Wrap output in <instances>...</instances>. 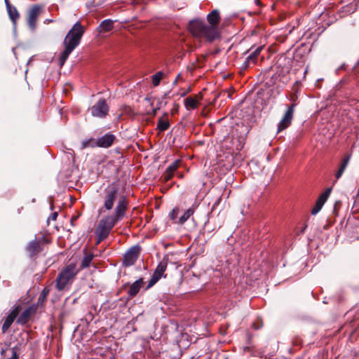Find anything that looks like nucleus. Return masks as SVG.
<instances>
[{
	"label": "nucleus",
	"mask_w": 359,
	"mask_h": 359,
	"mask_svg": "<svg viewBox=\"0 0 359 359\" xmlns=\"http://www.w3.org/2000/svg\"><path fill=\"white\" fill-rule=\"evenodd\" d=\"M116 203L114 212L116 211L118 207H121L123 209V216L125 217L129 207V201L126 196L121 193L117 184L114 182L104 190L102 209L104 211H110Z\"/></svg>",
	"instance_id": "f257e3e1"
},
{
	"label": "nucleus",
	"mask_w": 359,
	"mask_h": 359,
	"mask_svg": "<svg viewBox=\"0 0 359 359\" xmlns=\"http://www.w3.org/2000/svg\"><path fill=\"white\" fill-rule=\"evenodd\" d=\"M85 32V27L80 22H76L67 34L64 41V50L60 53L59 65L62 67L69 55L79 46Z\"/></svg>",
	"instance_id": "f03ea898"
},
{
	"label": "nucleus",
	"mask_w": 359,
	"mask_h": 359,
	"mask_svg": "<svg viewBox=\"0 0 359 359\" xmlns=\"http://www.w3.org/2000/svg\"><path fill=\"white\" fill-rule=\"evenodd\" d=\"M188 28L194 37L207 43H212L220 38L219 29L208 25L203 20H191Z\"/></svg>",
	"instance_id": "7ed1b4c3"
},
{
	"label": "nucleus",
	"mask_w": 359,
	"mask_h": 359,
	"mask_svg": "<svg viewBox=\"0 0 359 359\" xmlns=\"http://www.w3.org/2000/svg\"><path fill=\"white\" fill-rule=\"evenodd\" d=\"M121 207H118L116 212L112 215L104 217L98 224L95 230L97 243H100L106 239L113 227L121 220L123 219V211Z\"/></svg>",
	"instance_id": "20e7f679"
},
{
	"label": "nucleus",
	"mask_w": 359,
	"mask_h": 359,
	"mask_svg": "<svg viewBox=\"0 0 359 359\" xmlns=\"http://www.w3.org/2000/svg\"><path fill=\"white\" fill-rule=\"evenodd\" d=\"M75 264L67 265L58 275L56 279V287L58 290L65 288L69 282L76 275Z\"/></svg>",
	"instance_id": "39448f33"
},
{
	"label": "nucleus",
	"mask_w": 359,
	"mask_h": 359,
	"mask_svg": "<svg viewBox=\"0 0 359 359\" xmlns=\"http://www.w3.org/2000/svg\"><path fill=\"white\" fill-rule=\"evenodd\" d=\"M168 264V258L164 257L156 266L154 273L152 274L146 287V290H148L152 286H154L162 277L166 278V275L164 274V273L166 271Z\"/></svg>",
	"instance_id": "423d86ee"
},
{
	"label": "nucleus",
	"mask_w": 359,
	"mask_h": 359,
	"mask_svg": "<svg viewBox=\"0 0 359 359\" xmlns=\"http://www.w3.org/2000/svg\"><path fill=\"white\" fill-rule=\"evenodd\" d=\"M49 242V240L44 236L30 241L25 248L29 257H36L43 250L44 244Z\"/></svg>",
	"instance_id": "0eeeda50"
},
{
	"label": "nucleus",
	"mask_w": 359,
	"mask_h": 359,
	"mask_svg": "<svg viewBox=\"0 0 359 359\" xmlns=\"http://www.w3.org/2000/svg\"><path fill=\"white\" fill-rule=\"evenodd\" d=\"M43 7L39 4L33 5L27 11V24L32 29H35L38 18L41 13Z\"/></svg>",
	"instance_id": "6e6552de"
},
{
	"label": "nucleus",
	"mask_w": 359,
	"mask_h": 359,
	"mask_svg": "<svg viewBox=\"0 0 359 359\" xmlns=\"http://www.w3.org/2000/svg\"><path fill=\"white\" fill-rule=\"evenodd\" d=\"M141 248L139 245L131 247L123 255L122 265L125 267L130 266L135 264L139 257Z\"/></svg>",
	"instance_id": "1a4fd4ad"
},
{
	"label": "nucleus",
	"mask_w": 359,
	"mask_h": 359,
	"mask_svg": "<svg viewBox=\"0 0 359 359\" xmlns=\"http://www.w3.org/2000/svg\"><path fill=\"white\" fill-rule=\"evenodd\" d=\"M109 107L104 99H100L90 108L91 115L95 117L104 118L108 115Z\"/></svg>",
	"instance_id": "9d476101"
},
{
	"label": "nucleus",
	"mask_w": 359,
	"mask_h": 359,
	"mask_svg": "<svg viewBox=\"0 0 359 359\" xmlns=\"http://www.w3.org/2000/svg\"><path fill=\"white\" fill-rule=\"evenodd\" d=\"M22 311V306L20 304L15 305L11 312L5 318L1 327V332L5 334L8 332L15 320L18 318L20 313Z\"/></svg>",
	"instance_id": "9b49d317"
},
{
	"label": "nucleus",
	"mask_w": 359,
	"mask_h": 359,
	"mask_svg": "<svg viewBox=\"0 0 359 359\" xmlns=\"http://www.w3.org/2000/svg\"><path fill=\"white\" fill-rule=\"evenodd\" d=\"M295 106H296V104L294 103H292L287 107V109L286 110L283 117L282 118L280 123H278V130H277L278 133H280V132L284 130L285 129L288 128L290 126V125L291 124L292 118H293Z\"/></svg>",
	"instance_id": "f8f14e48"
},
{
	"label": "nucleus",
	"mask_w": 359,
	"mask_h": 359,
	"mask_svg": "<svg viewBox=\"0 0 359 359\" xmlns=\"http://www.w3.org/2000/svg\"><path fill=\"white\" fill-rule=\"evenodd\" d=\"M181 165L182 161L180 159H177L172 163L170 165H168L161 176L162 181L164 182H168L170 181L173 177L174 175Z\"/></svg>",
	"instance_id": "ddd939ff"
},
{
	"label": "nucleus",
	"mask_w": 359,
	"mask_h": 359,
	"mask_svg": "<svg viewBox=\"0 0 359 359\" xmlns=\"http://www.w3.org/2000/svg\"><path fill=\"white\" fill-rule=\"evenodd\" d=\"M36 307L34 305L29 306L24 310L16 320V323L20 325H26L35 314Z\"/></svg>",
	"instance_id": "4468645a"
},
{
	"label": "nucleus",
	"mask_w": 359,
	"mask_h": 359,
	"mask_svg": "<svg viewBox=\"0 0 359 359\" xmlns=\"http://www.w3.org/2000/svg\"><path fill=\"white\" fill-rule=\"evenodd\" d=\"M144 284V279L142 278L137 280L133 283L130 285L129 283H127L123 285V288H126V287L129 286V290L128 291V294L129 297V299H132L135 297L138 292H140V289L143 287Z\"/></svg>",
	"instance_id": "2eb2a0df"
},
{
	"label": "nucleus",
	"mask_w": 359,
	"mask_h": 359,
	"mask_svg": "<svg viewBox=\"0 0 359 359\" xmlns=\"http://www.w3.org/2000/svg\"><path fill=\"white\" fill-rule=\"evenodd\" d=\"M6 11L11 20L12 25L14 28H16L18 20H19L20 15L17 8L12 5L9 0H6Z\"/></svg>",
	"instance_id": "dca6fc26"
},
{
	"label": "nucleus",
	"mask_w": 359,
	"mask_h": 359,
	"mask_svg": "<svg viewBox=\"0 0 359 359\" xmlns=\"http://www.w3.org/2000/svg\"><path fill=\"white\" fill-rule=\"evenodd\" d=\"M22 353L21 344L15 346L13 348H6L2 351L1 359H19V355Z\"/></svg>",
	"instance_id": "f3484780"
},
{
	"label": "nucleus",
	"mask_w": 359,
	"mask_h": 359,
	"mask_svg": "<svg viewBox=\"0 0 359 359\" xmlns=\"http://www.w3.org/2000/svg\"><path fill=\"white\" fill-rule=\"evenodd\" d=\"M115 140V135L109 133L99 138L96 141L95 145L99 147L108 148L113 144Z\"/></svg>",
	"instance_id": "a211bd4d"
},
{
	"label": "nucleus",
	"mask_w": 359,
	"mask_h": 359,
	"mask_svg": "<svg viewBox=\"0 0 359 359\" xmlns=\"http://www.w3.org/2000/svg\"><path fill=\"white\" fill-rule=\"evenodd\" d=\"M202 93H199L194 96H189L184 100V105L187 109H196L198 104L199 101L203 99Z\"/></svg>",
	"instance_id": "6ab92c4d"
},
{
	"label": "nucleus",
	"mask_w": 359,
	"mask_h": 359,
	"mask_svg": "<svg viewBox=\"0 0 359 359\" xmlns=\"http://www.w3.org/2000/svg\"><path fill=\"white\" fill-rule=\"evenodd\" d=\"M207 20L209 25L213 26L215 28H218V25L220 21L219 11L217 9L213 10L207 15Z\"/></svg>",
	"instance_id": "aec40b11"
},
{
	"label": "nucleus",
	"mask_w": 359,
	"mask_h": 359,
	"mask_svg": "<svg viewBox=\"0 0 359 359\" xmlns=\"http://www.w3.org/2000/svg\"><path fill=\"white\" fill-rule=\"evenodd\" d=\"M114 28V21L111 19H107L101 22L97 31L100 33H105L112 30Z\"/></svg>",
	"instance_id": "412c9836"
},
{
	"label": "nucleus",
	"mask_w": 359,
	"mask_h": 359,
	"mask_svg": "<svg viewBox=\"0 0 359 359\" xmlns=\"http://www.w3.org/2000/svg\"><path fill=\"white\" fill-rule=\"evenodd\" d=\"M351 157V154H346L344 156V157L342 159L341 163L340 164V167L335 174V177L337 180L339 179L341 177V175H343L344 170H346V168L349 163Z\"/></svg>",
	"instance_id": "4be33fe9"
},
{
	"label": "nucleus",
	"mask_w": 359,
	"mask_h": 359,
	"mask_svg": "<svg viewBox=\"0 0 359 359\" xmlns=\"http://www.w3.org/2000/svg\"><path fill=\"white\" fill-rule=\"evenodd\" d=\"M351 157V154H346L344 156V157L342 159L341 163L340 164V167L335 174V177L337 180L339 179L341 177V175H343L344 170H346V168L349 163Z\"/></svg>",
	"instance_id": "5701e85b"
},
{
	"label": "nucleus",
	"mask_w": 359,
	"mask_h": 359,
	"mask_svg": "<svg viewBox=\"0 0 359 359\" xmlns=\"http://www.w3.org/2000/svg\"><path fill=\"white\" fill-rule=\"evenodd\" d=\"M170 123L168 121V113H164L162 117H160L158 120L157 129L160 131H165L170 128Z\"/></svg>",
	"instance_id": "b1692460"
},
{
	"label": "nucleus",
	"mask_w": 359,
	"mask_h": 359,
	"mask_svg": "<svg viewBox=\"0 0 359 359\" xmlns=\"http://www.w3.org/2000/svg\"><path fill=\"white\" fill-rule=\"evenodd\" d=\"M94 257V255L92 253H88L87 251H85V256L83 258L81 265L80 269H83L87 268L90 266V262H92Z\"/></svg>",
	"instance_id": "393cba45"
},
{
	"label": "nucleus",
	"mask_w": 359,
	"mask_h": 359,
	"mask_svg": "<svg viewBox=\"0 0 359 359\" xmlns=\"http://www.w3.org/2000/svg\"><path fill=\"white\" fill-rule=\"evenodd\" d=\"M263 49V46H259L254 50L248 57V61H251L252 65L256 64L257 57L259 55L262 50Z\"/></svg>",
	"instance_id": "a878e982"
},
{
	"label": "nucleus",
	"mask_w": 359,
	"mask_h": 359,
	"mask_svg": "<svg viewBox=\"0 0 359 359\" xmlns=\"http://www.w3.org/2000/svg\"><path fill=\"white\" fill-rule=\"evenodd\" d=\"M332 187H328L325 189V191L320 195V196L318 198V201L322 203L323 204H325L327 198H329L331 192H332Z\"/></svg>",
	"instance_id": "bb28decb"
},
{
	"label": "nucleus",
	"mask_w": 359,
	"mask_h": 359,
	"mask_svg": "<svg viewBox=\"0 0 359 359\" xmlns=\"http://www.w3.org/2000/svg\"><path fill=\"white\" fill-rule=\"evenodd\" d=\"M194 214V210L191 208H189L182 216H181L179 219L178 223L180 224H183L188 219Z\"/></svg>",
	"instance_id": "cd10ccee"
},
{
	"label": "nucleus",
	"mask_w": 359,
	"mask_h": 359,
	"mask_svg": "<svg viewBox=\"0 0 359 359\" xmlns=\"http://www.w3.org/2000/svg\"><path fill=\"white\" fill-rule=\"evenodd\" d=\"M49 292L50 290L48 287H44L38 298L37 304H43V303L46 301Z\"/></svg>",
	"instance_id": "c85d7f7f"
},
{
	"label": "nucleus",
	"mask_w": 359,
	"mask_h": 359,
	"mask_svg": "<svg viewBox=\"0 0 359 359\" xmlns=\"http://www.w3.org/2000/svg\"><path fill=\"white\" fill-rule=\"evenodd\" d=\"M163 73L158 72L152 76V84L154 86H158L160 84L161 80L163 79Z\"/></svg>",
	"instance_id": "c756f323"
},
{
	"label": "nucleus",
	"mask_w": 359,
	"mask_h": 359,
	"mask_svg": "<svg viewBox=\"0 0 359 359\" xmlns=\"http://www.w3.org/2000/svg\"><path fill=\"white\" fill-rule=\"evenodd\" d=\"M323 205L324 204H323L322 203H320V201H318L317 200L316 202V204H315V205L313 207V208L311 210V214L312 215H316L321 210V208H323Z\"/></svg>",
	"instance_id": "7c9ffc66"
},
{
	"label": "nucleus",
	"mask_w": 359,
	"mask_h": 359,
	"mask_svg": "<svg viewBox=\"0 0 359 359\" xmlns=\"http://www.w3.org/2000/svg\"><path fill=\"white\" fill-rule=\"evenodd\" d=\"M179 209L177 208H173L170 212L169 216L171 220H175L177 217Z\"/></svg>",
	"instance_id": "2f4dec72"
},
{
	"label": "nucleus",
	"mask_w": 359,
	"mask_h": 359,
	"mask_svg": "<svg viewBox=\"0 0 359 359\" xmlns=\"http://www.w3.org/2000/svg\"><path fill=\"white\" fill-rule=\"evenodd\" d=\"M341 202L339 201H337L334 203V208H333V213L335 215H338V211H339V208H341Z\"/></svg>",
	"instance_id": "473e14b6"
},
{
	"label": "nucleus",
	"mask_w": 359,
	"mask_h": 359,
	"mask_svg": "<svg viewBox=\"0 0 359 359\" xmlns=\"http://www.w3.org/2000/svg\"><path fill=\"white\" fill-rule=\"evenodd\" d=\"M161 102H159L158 106L156 108H154L151 112H148V114L153 117L155 116L157 114L158 110H159L161 108Z\"/></svg>",
	"instance_id": "72a5a7b5"
},
{
	"label": "nucleus",
	"mask_w": 359,
	"mask_h": 359,
	"mask_svg": "<svg viewBox=\"0 0 359 359\" xmlns=\"http://www.w3.org/2000/svg\"><path fill=\"white\" fill-rule=\"evenodd\" d=\"M263 325V323L262 320H257V321H255L252 326V327L255 329V330H258L259 328H261Z\"/></svg>",
	"instance_id": "f704fd0d"
},
{
	"label": "nucleus",
	"mask_w": 359,
	"mask_h": 359,
	"mask_svg": "<svg viewBox=\"0 0 359 359\" xmlns=\"http://www.w3.org/2000/svg\"><path fill=\"white\" fill-rule=\"evenodd\" d=\"M252 65L251 61H248V59L246 57L245 60L242 65V69H247L248 67H250V65Z\"/></svg>",
	"instance_id": "c9c22d12"
},
{
	"label": "nucleus",
	"mask_w": 359,
	"mask_h": 359,
	"mask_svg": "<svg viewBox=\"0 0 359 359\" xmlns=\"http://www.w3.org/2000/svg\"><path fill=\"white\" fill-rule=\"evenodd\" d=\"M57 216H58L57 212H54L51 213V215L48 218V223L49 222L50 220H53V221L56 220Z\"/></svg>",
	"instance_id": "e433bc0d"
},
{
	"label": "nucleus",
	"mask_w": 359,
	"mask_h": 359,
	"mask_svg": "<svg viewBox=\"0 0 359 359\" xmlns=\"http://www.w3.org/2000/svg\"><path fill=\"white\" fill-rule=\"evenodd\" d=\"M179 104H175L173 108L172 109L171 113L174 114L178 111Z\"/></svg>",
	"instance_id": "4c0bfd02"
},
{
	"label": "nucleus",
	"mask_w": 359,
	"mask_h": 359,
	"mask_svg": "<svg viewBox=\"0 0 359 359\" xmlns=\"http://www.w3.org/2000/svg\"><path fill=\"white\" fill-rule=\"evenodd\" d=\"M90 140L84 141L83 142V148H86L90 146Z\"/></svg>",
	"instance_id": "58836bf2"
},
{
	"label": "nucleus",
	"mask_w": 359,
	"mask_h": 359,
	"mask_svg": "<svg viewBox=\"0 0 359 359\" xmlns=\"http://www.w3.org/2000/svg\"><path fill=\"white\" fill-rule=\"evenodd\" d=\"M297 98V97L294 94H292L290 96V100L293 102L296 101Z\"/></svg>",
	"instance_id": "ea45409f"
},
{
	"label": "nucleus",
	"mask_w": 359,
	"mask_h": 359,
	"mask_svg": "<svg viewBox=\"0 0 359 359\" xmlns=\"http://www.w3.org/2000/svg\"><path fill=\"white\" fill-rule=\"evenodd\" d=\"M77 219L76 217L75 216H73L72 218H71V224L73 226L74 225V221Z\"/></svg>",
	"instance_id": "a19ab883"
},
{
	"label": "nucleus",
	"mask_w": 359,
	"mask_h": 359,
	"mask_svg": "<svg viewBox=\"0 0 359 359\" xmlns=\"http://www.w3.org/2000/svg\"><path fill=\"white\" fill-rule=\"evenodd\" d=\"M175 173L177 175L178 177H180V178L183 177V175L181 174L180 172L177 171Z\"/></svg>",
	"instance_id": "79ce46f5"
},
{
	"label": "nucleus",
	"mask_w": 359,
	"mask_h": 359,
	"mask_svg": "<svg viewBox=\"0 0 359 359\" xmlns=\"http://www.w3.org/2000/svg\"><path fill=\"white\" fill-rule=\"evenodd\" d=\"M187 92H186V91H185V92H183V93L181 94V96H182V97H184V96H186V95H187Z\"/></svg>",
	"instance_id": "37998d69"
},
{
	"label": "nucleus",
	"mask_w": 359,
	"mask_h": 359,
	"mask_svg": "<svg viewBox=\"0 0 359 359\" xmlns=\"http://www.w3.org/2000/svg\"><path fill=\"white\" fill-rule=\"evenodd\" d=\"M177 79H175L174 83H177Z\"/></svg>",
	"instance_id": "c03bdc74"
},
{
	"label": "nucleus",
	"mask_w": 359,
	"mask_h": 359,
	"mask_svg": "<svg viewBox=\"0 0 359 359\" xmlns=\"http://www.w3.org/2000/svg\"><path fill=\"white\" fill-rule=\"evenodd\" d=\"M167 96V94H165L164 96H163V98H165Z\"/></svg>",
	"instance_id": "a18cd8bd"
},
{
	"label": "nucleus",
	"mask_w": 359,
	"mask_h": 359,
	"mask_svg": "<svg viewBox=\"0 0 359 359\" xmlns=\"http://www.w3.org/2000/svg\"><path fill=\"white\" fill-rule=\"evenodd\" d=\"M259 0H256V3H259Z\"/></svg>",
	"instance_id": "49530a36"
},
{
	"label": "nucleus",
	"mask_w": 359,
	"mask_h": 359,
	"mask_svg": "<svg viewBox=\"0 0 359 359\" xmlns=\"http://www.w3.org/2000/svg\"><path fill=\"white\" fill-rule=\"evenodd\" d=\"M189 91H190V88L187 89V92L188 93V92H189Z\"/></svg>",
	"instance_id": "de8ad7c7"
}]
</instances>
